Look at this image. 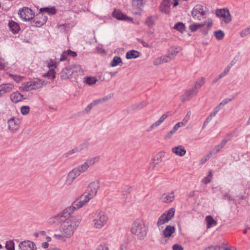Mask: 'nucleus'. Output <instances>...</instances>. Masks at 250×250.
I'll list each match as a JSON object with an SVG mask.
<instances>
[{
  "label": "nucleus",
  "instance_id": "4468645a",
  "mask_svg": "<svg viewBox=\"0 0 250 250\" xmlns=\"http://www.w3.org/2000/svg\"><path fill=\"white\" fill-rule=\"evenodd\" d=\"M170 7V0H163L160 6V11L166 14H169Z\"/></svg>",
  "mask_w": 250,
  "mask_h": 250
},
{
  "label": "nucleus",
  "instance_id": "7ed1b4c3",
  "mask_svg": "<svg viewBox=\"0 0 250 250\" xmlns=\"http://www.w3.org/2000/svg\"><path fill=\"white\" fill-rule=\"evenodd\" d=\"M131 232L137 236L138 239L141 240L146 236L147 228L143 222L137 220L132 224Z\"/></svg>",
  "mask_w": 250,
  "mask_h": 250
},
{
  "label": "nucleus",
  "instance_id": "393cba45",
  "mask_svg": "<svg viewBox=\"0 0 250 250\" xmlns=\"http://www.w3.org/2000/svg\"><path fill=\"white\" fill-rule=\"evenodd\" d=\"M10 98L12 102L14 103H17L24 99L23 95L18 91L12 93L11 94Z\"/></svg>",
  "mask_w": 250,
  "mask_h": 250
},
{
  "label": "nucleus",
  "instance_id": "de8ad7c7",
  "mask_svg": "<svg viewBox=\"0 0 250 250\" xmlns=\"http://www.w3.org/2000/svg\"><path fill=\"white\" fill-rule=\"evenodd\" d=\"M89 146V143L87 140L84 141L82 144L80 145L78 147L80 151H82L84 149H86Z\"/></svg>",
  "mask_w": 250,
  "mask_h": 250
},
{
  "label": "nucleus",
  "instance_id": "cd10ccee",
  "mask_svg": "<svg viewBox=\"0 0 250 250\" xmlns=\"http://www.w3.org/2000/svg\"><path fill=\"white\" fill-rule=\"evenodd\" d=\"M123 64L122 58L119 56H114L110 63L111 67H116L117 65L122 66Z\"/></svg>",
  "mask_w": 250,
  "mask_h": 250
},
{
  "label": "nucleus",
  "instance_id": "f8f14e48",
  "mask_svg": "<svg viewBox=\"0 0 250 250\" xmlns=\"http://www.w3.org/2000/svg\"><path fill=\"white\" fill-rule=\"evenodd\" d=\"M20 121L13 117L8 120V129L13 132L19 129Z\"/></svg>",
  "mask_w": 250,
  "mask_h": 250
},
{
  "label": "nucleus",
  "instance_id": "f03ea898",
  "mask_svg": "<svg viewBox=\"0 0 250 250\" xmlns=\"http://www.w3.org/2000/svg\"><path fill=\"white\" fill-rule=\"evenodd\" d=\"M99 188V182L98 181L90 183L85 191L80 197V200H76L72 203L73 208L79 209L83 207L90 199L93 198L96 195Z\"/></svg>",
  "mask_w": 250,
  "mask_h": 250
},
{
  "label": "nucleus",
  "instance_id": "0e129e2a",
  "mask_svg": "<svg viewBox=\"0 0 250 250\" xmlns=\"http://www.w3.org/2000/svg\"><path fill=\"white\" fill-rule=\"evenodd\" d=\"M162 124V122L160 121V120H158L157 121H156L155 123H154V124H153L150 126V129H152V128H154V127H157L159 125H160L161 124Z\"/></svg>",
  "mask_w": 250,
  "mask_h": 250
},
{
  "label": "nucleus",
  "instance_id": "9d476101",
  "mask_svg": "<svg viewBox=\"0 0 250 250\" xmlns=\"http://www.w3.org/2000/svg\"><path fill=\"white\" fill-rule=\"evenodd\" d=\"M19 247L20 250H37L35 244L29 240H25L20 242Z\"/></svg>",
  "mask_w": 250,
  "mask_h": 250
},
{
  "label": "nucleus",
  "instance_id": "2eb2a0df",
  "mask_svg": "<svg viewBox=\"0 0 250 250\" xmlns=\"http://www.w3.org/2000/svg\"><path fill=\"white\" fill-rule=\"evenodd\" d=\"M80 174L77 171V169L74 168L71 171H70L67 176L66 180V184L70 185L74 180L75 178L79 176Z\"/></svg>",
  "mask_w": 250,
  "mask_h": 250
},
{
  "label": "nucleus",
  "instance_id": "0eeeda50",
  "mask_svg": "<svg viewBox=\"0 0 250 250\" xmlns=\"http://www.w3.org/2000/svg\"><path fill=\"white\" fill-rule=\"evenodd\" d=\"M206 12L204 10V6L200 4L195 5L191 11V16L194 20H201L204 18Z\"/></svg>",
  "mask_w": 250,
  "mask_h": 250
},
{
  "label": "nucleus",
  "instance_id": "864d4df0",
  "mask_svg": "<svg viewBox=\"0 0 250 250\" xmlns=\"http://www.w3.org/2000/svg\"><path fill=\"white\" fill-rule=\"evenodd\" d=\"M221 109V107L219 105H218L214 108L213 111L210 113V115H211V116L212 117H214L216 116V115L218 113Z\"/></svg>",
  "mask_w": 250,
  "mask_h": 250
},
{
  "label": "nucleus",
  "instance_id": "ddd939ff",
  "mask_svg": "<svg viewBox=\"0 0 250 250\" xmlns=\"http://www.w3.org/2000/svg\"><path fill=\"white\" fill-rule=\"evenodd\" d=\"M8 26L11 32L14 34L18 33L21 30L19 24L13 20L9 21Z\"/></svg>",
  "mask_w": 250,
  "mask_h": 250
},
{
  "label": "nucleus",
  "instance_id": "423d86ee",
  "mask_svg": "<svg viewBox=\"0 0 250 250\" xmlns=\"http://www.w3.org/2000/svg\"><path fill=\"white\" fill-rule=\"evenodd\" d=\"M47 20V17L40 11L36 15L34 14V18L31 21V25L34 27H41L46 22Z\"/></svg>",
  "mask_w": 250,
  "mask_h": 250
},
{
  "label": "nucleus",
  "instance_id": "4be33fe9",
  "mask_svg": "<svg viewBox=\"0 0 250 250\" xmlns=\"http://www.w3.org/2000/svg\"><path fill=\"white\" fill-rule=\"evenodd\" d=\"M164 156V154L162 152H160L156 155L152 159V162L150 164V166L153 168L160 162H162V158Z\"/></svg>",
  "mask_w": 250,
  "mask_h": 250
},
{
  "label": "nucleus",
  "instance_id": "5701e85b",
  "mask_svg": "<svg viewBox=\"0 0 250 250\" xmlns=\"http://www.w3.org/2000/svg\"><path fill=\"white\" fill-rule=\"evenodd\" d=\"M145 3L140 0H132V6L134 9H136L141 13L143 10Z\"/></svg>",
  "mask_w": 250,
  "mask_h": 250
},
{
  "label": "nucleus",
  "instance_id": "b1692460",
  "mask_svg": "<svg viewBox=\"0 0 250 250\" xmlns=\"http://www.w3.org/2000/svg\"><path fill=\"white\" fill-rule=\"evenodd\" d=\"M140 52L137 50H131L126 52L125 58L127 60L136 59L140 57Z\"/></svg>",
  "mask_w": 250,
  "mask_h": 250
},
{
  "label": "nucleus",
  "instance_id": "58836bf2",
  "mask_svg": "<svg viewBox=\"0 0 250 250\" xmlns=\"http://www.w3.org/2000/svg\"><path fill=\"white\" fill-rule=\"evenodd\" d=\"M216 40L218 41L222 40L225 37V33L222 30L215 31L213 33Z\"/></svg>",
  "mask_w": 250,
  "mask_h": 250
},
{
  "label": "nucleus",
  "instance_id": "39448f33",
  "mask_svg": "<svg viewBox=\"0 0 250 250\" xmlns=\"http://www.w3.org/2000/svg\"><path fill=\"white\" fill-rule=\"evenodd\" d=\"M18 14L23 21H31L34 18L35 13L31 8L28 7H23L19 10Z\"/></svg>",
  "mask_w": 250,
  "mask_h": 250
},
{
  "label": "nucleus",
  "instance_id": "f257e3e1",
  "mask_svg": "<svg viewBox=\"0 0 250 250\" xmlns=\"http://www.w3.org/2000/svg\"><path fill=\"white\" fill-rule=\"evenodd\" d=\"M77 209L73 208L72 205L71 206L65 208L60 213L49 218L48 223L50 225L62 223V230L64 236L69 238L73 234L82 220L81 216L71 215L74 210Z\"/></svg>",
  "mask_w": 250,
  "mask_h": 250
},
{
  "label": "nucleus",
  "instance_id": "052dcab7",
  "mask_svg": "<svg viewBox=\"0 0 250 250\" xmlns=\"http://www.w3.org/2000/svg\"><path fill=\"white\" fill-rule=\"evenodd\" d=\"M79 148H78V147L77 148H74L73 149H72V150L69 151L66 154V157H68L69 156H70V155L72 154H74L75 153H76V152H79Z\"/></svg>",
  "mask_w": 250,
  "mask_h": 250
},
{
  "label": "nucleus",
  "instance_id": "dca6fc26",
  "mask_svg": "<svg viewBox=\"0 0 250 250\" xmlns=\"http://www.w3.org/2000/svg\"><path fill=\"white\" fill-rule=\"evenodd\" d=\"M175 198L174 192L172 191L168 194L164 193L160 197V200L166 203L172 202Z\"/></svg>",
  "mask_w": 250,
  "mask_h": 250
},
{
  "label": "nucleus",
  "instance_id": "09e8293b",
  "mask_svg": "<svg viewBox=\"0 0 250 250\" xmlns=\"http://www.w3.org/2000/svg\"><path fill=\"white\" fill-rule=\"evenodd\" d=\"M222 148V146L219 144L216 146L210 151V155H212L218 152Z\"/></svg>",
  "mask_w": 250,
  "mask_h": 250
},
{
  "label": "nucleus",
  "instance_id": "6ab92c4d",
  "mask_svg": "<svg viewBox=\"0 0 250 250\" xmlns=\"http://www.w3.org/2000/svg\"><path fill=\"white\" fill-rule=\"evenodd\" d=\"M171 151L173 153L180 157L184 156L187 152L184 147L181 145L172 147Z\"/></svg>",
  "mask_w": 250,
  "mask_h": 250
},
{
  "label": "nucleus",
  "instance_id": "6e6d98bb",
  "mask_svg": "<svg viewBox=\"0 0 250 250\" xmlns=\"http://www.w3.org/2000/svg\"><path fill=\"white\" fill-rule=\"evenodd\" d=\"M68 57V54H67L66 50L63 51L61 55L60 61L62 62L67 60Z\"/></svg>",
  "mask_w": 250,
  "mask_h": 250
},
{
  "label": "nucleus",
  "instance_id": "c85d7f7f",
  "mask_svg": "<svg viewBox=\"0 0 250 250\" xmlns=\"http://www.w3.org/2000/svg\"><path fill=\"white\" fill-rule=\"evenodd\" d=\"M147 104L148 103L146 101H144L141 103L134 104L131 106V108L132 110L136 111L140 110L143 108V107L146 106L147 105Z\"/></svg>",
  "mask_w": 250,
  "mask_h": 250
},
{
  "label": "nucleus",
  "instance_id": "2f4dec72",
  "mask_svg": "<svg viewBox=\"0 0 250 250\" xmlns=\"http://www.w3.org/2000/svg\"><path fill=\"white\" fill-rule=\"evenodd\" d=\"M43 77L47 78L48 79L54 80L56 77V72L54 68H50V69L42 75Z\"/></svg>",
  "mask_w": 250,
  "mask_h": 250
},
{
  "label": "nucleus",
  "instance_id": "69168bd1",
  "mask_svg": "<svg viewBox=\"0 0 250 250\" xmlns=\"http://www.w3.org/2000/svg\"><path fill=\"white\" fill-rule=\"evenodd\" d=\"M209 30L208 28L206 27L205 28H201L200 29L201 32L204 35L206 36L208 34Z\"/></svg>",
  "mask_w": 250,
  "mask_h": 250
},
{
  "label": "nucleus",
  "instance_id": "bf43d9fd",
  "mask_svg": "<svg viewBox=\"0 0 250 250\" xmlns=\"http://www.w3.org/2000/svg\"><path fill=\"white\" fill-rule=\"evenodd\" d=\"M57 62L52 59L50 60L49 62L48 63V67L49 68H56L57 67Z\"/></svg>",
  "mask_w": 250,
  "mask_h": 250
},
{
  "label": "nucleus",
  "instance_id": "37998d69",
  "mask_svg": "<svg viewBox=\"0 0 250 250\" xmlns=\"http://www.w3.org/2000/svg\"><path fill=\"white\" fill-rule=\"evenodd\" d=\"M5 248L6 250H15V243L13 240H10L6 241Z\"/></svg>",
  "mask_w": 250,
  "mask_h": 250
},
{
  "label": "nucleus",
  "instance_id": "f704fd0d",
  "mask_svg": "<svg viewBox=\"0 0 250 250\" xmlns=\"http://www.w3.org/2000/svg\"><path fill=\"white\" fill-rule=\"evenodd\" d=\"M173 28L180 33H183L185 31L186 26L182 22H178L175 24Z\"/></svg>",
  "mask_w": 250,
  "mask_h": 250
},
{
  "label": "nucleus",
  "instance_id": "4c0bfd02",
  "mask_svg": "<svg viewBox=\"0 0 250 250\" xmlns=\"http://www.w3.org/2000/svg\"><path fill=\"white\" fill-rule=\"evenodd\" d=\"M205 81V78L204 77H201V78L198 79L195 82L193 88L198 92L200 87L204 83Z\"/></svg>",
  "mask_w": 250,
  "mask_h": 250
},
{
  "label": "nucleus",
  "instance_id": "e433bc0d",
  "mask_svg": "<svg viewBox=\"0 0 250 250\" xmlns=\"http://www.w3.org/2000/svg\"><path fill=\"white\" fill-rule=\"evenodd\" d=\"M205 24H206V22H204V23H194L190 25L189 26V28L192 32H195L199 28L203 27L205 25Z\"/></svg>",
  "mask_w": 250,
  "mask_h": 250
},
{
  "label": "nucleus",
  "instance_id": "774afa93",
  "mask_svg": "<svg viewBox=\"0 0 250 250\" xmlns=\"http://www.w3.org/2000/svg\"><path fill=\"white\" fill-rule=\"evenodd\" d=\"M96 250H109V249L107 247L104 245H100L98 246Z\"/></svg>",
  "mask_w": 250,
  "mask_h": 250
},
{
  "label": "nucleus",
  "instance_id": "c9c22d12",
  "mask_svg": "<svg viewBox=\"0 0 250 250\" xmlns=\"http://www.w3.org/2000/svg\"><path fill=\"white\" fill-rule=\"evenodd\" d=\"M169 221H170V220L168 218V217L166 216L165 214H162L158 219L157 225L159 227L161 225L168 222Z\"/></svg>",
  "mask_w": 250,
  "mask_h": 250
},
{
  "label": "nucleus",
  "instance_id": "8fccbe9b",
  "mask_svg": "<svg viewBox=\"0 0 250 250\" xmlns=\"http://www.w3.org/2000/svg\"><path fill=\"white\" fill-rule=\"evenodd\" d=\"M9 76L10 77L12 78L16 83L20 82L23 78L22 77L20 76L19 75H13L12 74H9Z\"/></svg>",
  "mask_w": 250,
  "mask_h": 250
},
{
  "label": "nucleus",
  "instance_id": "72a5a7b5",
  "mask_svg": "<svg viewBox=\"0 0 250 250\" xmlns=\"http://www.w3.org/2000/svg\"><path fill=\"white\" fill-rule=\"evenodd\" d=\"M238 93H233L231 95V97L230 98H226L224 99L219 104V105L221 107L222 106H224L226 104H227L229 102L232 101L233 99H235L238 96Z\"/></svg>",
  "mask_w": 250,
  "mask_h": 250
},
{
  "label": "nucleus",
  "instance_id": "a211bd4d",
  "mask_svg": "<svg viewBox=\"0 0 250 250\" xmlns=\"http://www.w3.org/2000/svg\"><path fill=\"white\" fill-rule=\"evenodd\" d=\"M175 227L174 226L168 225L163 231V234L165 238H169L175 232Z\"/></svg>",
  "mask_w": 250,
  "mask_h": 250
},
{
  "label": "nucleus",
  "instance_id": "e2e57ef3",
  "mask_svg": "<svg viewBox=\"0 0 250 250\" xmlns=\"http://www.w3.org/2000/svg\"><path fill=\"white\" fill-rule=\"evenodd\" d=\"M173 250H183L184 249L183 247L178 244H176L173 245L172 246Z\"/></svg>",
  "mask_w": 250,
  "mask_h": 250
},
{
  "label": "nucleus",
  "instance_id": "3c124183",
  "mask_svg": "<svg viewBox=\"0 0 250 250\" xmlns=\"http://www.w3.org/2000/svg\"><path fill=\"white\" fill-rule=\"evenodd\" d=\"M171 54L173 56H175L180 50V47H172L170 48Z\"/></svg>",
  "mask_w": 250,
  "mask_h": 250
},
{
  "label": "nucleus",
  "instance_id": "680f3d73",
  "mask_svg": "<svg viewBox=\"0 0 250 250\" xmlns=\"http://www.w3.org/2000/svg\"><path fill=\"white\" fill-rule=\"evenodd\" d=\"M205 250H220V247L219 246H210L206 248Z\"/></svg>",
  "mask_w": 250,
  "mask_h": 250
},
{
  "label": "nucleus",
  "instance_id": "1a4fd4ad",
  "mask_svg": "<svg viewBox=\"0 0 250 250\" xmlns=\"http://www.w3.org/2000/svg\"><path fill=\"white\" fill-rule=\"evenodd\" d=\"M112 16L119 21H125L133 23V19L124 14L120 10L115 9L112 13Z\"/></svg>",
  "mask_w": 250,
  "mask_h": 250
},
{
  "label": "nucleus",
  "instance_id": "49530a36",
  "mask_svg": "<svg viewBox=\"0 0 250 250\" xmlns=\"http://www.w3.org/2000/svg\"><path fill=\"white\" fill-rule=\"evenodd\" d=\"M30 107L28 105H23L21 108V112L23 115H26L29 113Z\"/></svg>",
  "mask_w": 250,
  "mask_h": 250
},
{
  "label": "nucleus",
  "instance_id": "5fc2aeb1",
  "mask_svg": "<svg viewBox=\"0 0 250 250\" xmlns=\"http://www.w3.org/2000/svg\"><path fill=\"white\" fill-rule=\"evenodd\" d=\"M230 68V66L229 65L219 75V78H222L227 75Z\"/></svg>",
  "mask_w": 250,
  "mask_h": 250
},
{
  "label": "nucleus",
  "instance_id": "603ef678",
  "mask_svg": "<svg viewBox=\"0 0 250 250\" xmlns=\"http://www.w3.org/2000/svg\"><path fill=\"white\" fill-rule=\"evenodd\" d=\"M249 34H250V29L249 27H248L245 28V29L243 30L240 32V36L241 37H244Z\"/></svg>",
  "mask_w": 250,
  "mask_h": 250
},
{
  "label": "nucleus",
  "instance_id": "7c9ffc66",
  "mask_svg": "<svg viewBox=\"0 0 250 250\" xmlns=\"http://www.w3.org/2000/svg\"><path fill=\"white\" fill-rule=\"evenodd\" d=\"M206 222L207 223V228L208 229L215 226L217 224L216 221L214 220L211 215H208L206 217Z\"/></svg>",
  "mask_w": 250,
  "mask_h": 250
},
{
  "label": "nucleus",
  "instance_id": "13d9d810",
  "mask_svg": "<svg viewBox=\"0 0 250 250\" xmlns=\"http://www.w3.org/2000/svg\"><path fill=\"white\" fill-rule=\"evenodd\" d=\"M113 96V94L112 93H110V94L102 98H101L100 99V100H101V103H103V102H106L109 100H110Z\"/></svg>",
  "mask_w": 250,
  "mask_h": 250
},
{
  "label": "nucleus",
  "instance_id": "bb28decb",
  "mask_svg": "<svg viewBox=\"0 0 250 250\" xmlns=\"http://www.w3.org/2000/svg\"><path fill=\"white\" fill-rule=\"evenodd\" d=\"M157 19V15L150 16L146 19L145 24L149 27H152L155 25V21Z\"/></svg>",
  "mask_w": 250,
  "mask_h": 250
},
{
  "label": "nucleus",
  "instance_id": "9b49d317",
  "mask_svg": "<svg viewBox=\"0 0 250 250\" xmlns=\"http://www.w3.org/2000/svg\"><path fill=\"white\" fill-rule=\"evenodd\" d=\"M75 67L68 66L63 68L60 73V77L62 79H67L74 74V69Z\"/></svg>",
  "mask_w": 250,
  "mask_h": 250
},
{
  "label": "nucleus",
  "instance_id": "c03bdc74",
  "mask_svg": "<svg viewBox=\"0 0 250 250\" xmlns=\"http://www.w3.org/2000/svg\"><path fill=\"white\" fill-rule=\"evenodd\" d=\"M70 66L74 67L75 68H74V74L73 75H74L75 76H78L81 73H82V69L80 66V65H70Z\"/></svg>",
  "mask_w": 250,
  "mask_h": 250
},
{
  "label": "nucleus",
  "instance_id": "ea45409f",
  "mask_svg": "<svg viewBox=\"0 0 250 250\" xmlns=\"http://www.w3.org/2000/svg\"><path fill=\"white\" fill-rule=\"evenodd\" d=\"M168 61V59L167 57L162 56L156 59L153 62L154 65H158L164 62H167Z\"/></svg>",
  "mask_w": 250,
  "mask_h": 250
},
{
  "label": "nucleus",
  "instance_id": "f3484780",
  "mask_svg": "<svg viewBox=\"0 0 250 250\" xmlns=\"http://www.w3.org/2000/svg\"><path fill=\"white\" fill-rule=\"evenodd\" d=\"M198 92L193 87L192 89L187 90L185 94L182 96L181 100L183 102H185L192 98L194 95H196Z\"/></svg>",
  "mask_w": 250,
  "mask_h": 250
},
{
  "label": "nucleus",
  "instance_id": "20e7f679",
  "mask_svg": "<svg viewBox=\"0 0 250 250\" xmlns=\"http://www.w3.org/2000/svg\"><path fill=\"white\" fill-rule=\"evenodd\" d=\"M93 218L94 227L98 229H101L105 225L108 219L105 213L100 210L95 212Z\"/></svg>",
  "mask_w": 250,
  "mask_h": 250
},
{
  "label": "nucleus",
  "instance_id": "412c9836",
  "mask_svg": "<svg viewBox=\"0 0 250 250\" xmlns=\"http://www.w3.org/2000/svg\"><path fill=\"white\" fill-rule=\"evenodd\" d=\"M31 82L33 89L41 88L42 86L45 85L47 83V82L45 80L39 79H36Z\"/></svg>",
  "mask_w": 250,
  "mask_h": 250
},
{
  "label": "nucleus",
  "instance_id": "aec40b11",
  "mask_svg": "<svg viewBox=\"0 0 250 250\" xmlns=\"http://www.w3.org/2000/svg\"><path fill=\"white\" fill-rule=\"evenodd\" d=\"M13 88L11 83H3L0 85V97L5 93L10 92Z\"/></svg>",
  "mask_w": 250,
  "mask_h": 250
},
{
  "label": "nucleus",
  "instance_id": "6e6552de",
  "mask_svg": "<svg viewBox=\"0 0 250 250\" xmlns=\"http://www.w3.org/2000/svg\"><path fill=\"white\" fill-rule=\"evenodd\" d=\"M215 14L218 17L224 18V21L226 24L229 23L232 20L229 11L227 8L216 9Z\"/></svg>",
  "mask_w": 250,
  "mask_h": 250
},
{
  "label": "nucleus",
  "instance_id": "338daca9",
  "mask_svg": "<svg viewBox=\"0 0 250 250\" xmlns=\"http://www.w3.org/2000/svg\"><path fill=\"white\" fill-rule=\"evenodd\" d=\"M128 243L127 242L124 243L121 245L120 250H127Z\"/></svg>",
  "mask_w": 250,
  "mask_h": 250
},
{
  "label": "nucleus",
  "instance_id": "a19ab883",
  "mask_svg": "<svg viewBox=\"0 0 250 250\" xmlns=\"http://www.w3.org/2000/svg\"><path fill=\"white\" fill-rule=\"evenodd\" d=\"M175 212V208H171L168 210L166 211L163 214H165L166 216H167L168 218L170 220L174 217Z\"/></svg>",
  "mask_w": 250,
  "mask_h": 250
},
{
  "label": "nucleus",
  "instance_id": "c756f323",
  "mask_svg": "<svg viewBox=\"0 0 250 250\" xmlns=\"http://www.w3.org/2000/svg\"><path fill=\"white\" fill-rule=\"evenodd\" d=\"M19 88L22 91H28L33 90L32 82L30 81L23 83L22 86H20Z\"/></svg>",
  "mask_w": 250,
  "mask_h": 250
},
{
  "label": "nucleus",
  "instance_id": "a878e982",
  "mask_svg": "<svg viewBox=\"0 0 250 250\" xmlns=\"http://www.w3.org/2000/svg\"><path fill=\"white\" fill-rule=\"evenodd\" d=\"M40 12L44 13H47L49 15H54L57 12V10L55 6L52 7H45L40 8Z\"/></svg>",
  "mask_w": 250,
  "mask_h": 250
},
{
  "label": "nucleus",
  "instance_id": "79ce46f5",
  "mask_svg": "<svg viewBox=\"0 0 250 250\" xmlns=\"http://www.w3.org/2000/svg\"><path fill=\"white\" fill-rule=\"evenodd\" d=\"M88 168V165L87 164H85L84 163L83 165H80L77 167H75V169H77V171H78L80 174L82 173L85 171Z\"/></svg>",
  "mask_w": 250,
  "mask_h": 250
},
{
  "label": "nucleus",
  "instance_id": "a18cd8bd",
  "mask_svg": "<svg viewBox=\"0 0 250 250\" xmlns=\"http://www.w3.org/2000/svg\"><path fill=\"white\" fill-rule=\"evenodd\" d=\"M99 156H96L94 158H90L89 159H88L85 162V164H87V165H88V167L90 166H91L95 163L96 162L98 161L99 160Z\"/></svg>",
  "mask_w": 250,
  "mask_h": 250
},
{
  "label": "nucleus",
  "instance_id": "4d7b16f0",
  "mask_svg": "<svg viewBox=\"0 0 250 250\" xmlns=\"http://www.w3.org/2000/svg\"><path fill=\"white\" fill-rule=\"evenodd\" d=\"M67 54H68V56L72 57L73 58H75L77 56V54L76 52L73 51L70 49H67L66 50Z\"/></svg>",
  "mask_w": 250,
  "mask_h": 250
},
{
  "label": "nucleus",
  "instance_id": "473e14b6",
  "mask_svg": "<svg viewBox=\"0 0 250 250\" xmlns=\"http://www.w3.org/2000/svg\"><path fill=\"white\" fill-rule=\"evenodd\" d=\"M84 79V82L89 85L94 84L97 81L96 77L92 76H86Z\"/></svg>",
  "mask_w": 250,
  "mask_h": 250
}]
</instances>
